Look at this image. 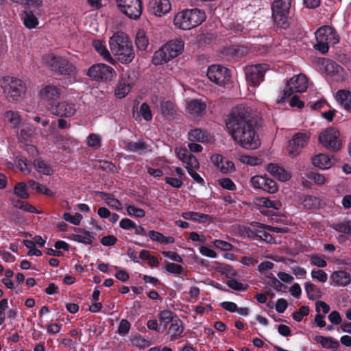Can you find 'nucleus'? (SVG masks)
I'll return each instance as SVG.
<instances>
[{"mask_svg": "<svg viewBox=\"0 0 351 351\" xmlns=\"http://www.w3.org/2000/svg\"><path fill=\"white\" fill-rule=\"evenodd\" d=\"M330 278L337 287H346L351 282L350 274L345 270L333 271L330 275Z\"/></svg>", "mask_w": 351, "mask_h": 351, "instance_id": "obj_21", "label": "nucleus"}, {"mask_svg": "<svg viewBox=\"0 0 351 351\" xmlns=\"http://www.w3.org/2000/svg\"><path fill=\"white\" fill-rule=\"evenodd\" d=\"M130 328V322L126 319H122L118 326L117 333L121 336H125L128 334Z\"/></svg>", "mask_w": 351, "mask_h": 351, "instance_id": "obj_52", "label": "nucleus"}, {"mask_svg": "<svg viewBox=\"0 0 351 351\" xmlns=\"http://www.w3.org/2000/svg\"><path fill=\"white\" fill-rule=\"evenodd\" d=\"M350 221L332 223L331 228L337 232L348 234L350 232Z\"/></svg>", "mask_w": 351, "mask_h": 351, "instance_id": "obj_51", "label": "nucleus"}, {"mask_svg": "<svg viewBox=\"0 0 351 351\" xmlns=\"http://www.w3.org/2000/svg\"><path fill=\"white\" fill-rule=\"evenodd\" d=\"M309 136L306 133L298 132L294 134L289 141L288 152L290 156L294 158L297 156L302 149L308 143Z\"/></svg>", "mask_w": 351, "mask_h": 351, "instance_id": "obj_12", "label": "nucleus"}, {"mask_svg": "<svg viewBox=\"0 0 351 351\" xmlns=\"http://www.w3.org/2000/svg\"><path fill=\"white\" fill-rule=\"evenodd\" d=\"M159 320L166 327L168 324L173 323L175 320L173 319V313L169 310L162 311L159 314Z\"/></svg>", "mask_w": 351, "mask_h": 351, "instance_id": "obj_48", "label": "nucleus"}, {"mask_svg": "<svg viewBox=\"0 0 351 351\" xmlns=\"http://www.w3.org/2000/svg\"><path fill=\"white\" fill-rule=\"evenodd\" d=\"M313 165L322 169H328L331 165L330 158L324 154L315 156L312 160Z\"/></svg>", "mask_w": 351, "mask_h": 351, "instance_id": "obj_33", "label": "nucleus"}, {"mask_svg": "<svg viewBox=\"0 0 351 351\" xmlns=\"http://www.w3.org/2000/svg\"><path fill=\"white\" fill-rule=\"evenodd\" d=\"M206 138L204 132L201 129H193L191 130L188 134V139L191 142H203Z\"/></svg>", "mask_w": 351, "mask_h": 351, "instance_id": "obj_44", "label": "nucleus"}, {"mask_svg": "<svg viewBox=\"0 0 351 351\" xmlns=\"http://www.w3.org/2000/svg\"><path fill=\"white\" fill-rule=\"evenodd\" d=\"M226 124L233 140L241 147L254 150L260 147L258 117L251 107L241 104L233 108Z\"/></svg>", "mask_w": 351, "mask_h": 351, "instance_id": "obj_1", "label": "nucleus"}, {"mask_svg": "<svg viewBox=\"0 0 351 351\" xmlns=\"http://www.w3.org/2000/svg\"><path fill=\"white\" fill-rule=\"evenodd\" d=\"M15 163L19 170L25 174H29L31 172V165L27 160L21 156H16Z\"/></svg>", "mask_w": 351, "mask_h": 351, "instance_id": "obj_45", "label": "nucleus"}, {"mask_svg": "<svg viewBox=\"0 0 351 351\" xmlns=\"http://www.w3.org/2000/svg\"><path fill=\"white\" fill-rule=\"evenodd\" d=\"M110 48L112 54L122 64H129L134 58L132 42L123 32L113 34L109 40Z\"/></svg>", "mask_w": 351, "mask_h": 351, "instance_id": "obj_2", "label": "nucleus"}, {"mask_svg": "<svg viewBox=\"0 0 351 351\" xmlns=\"http://www.w3.org/2000/svg\"><path fill=\"white\" fill-rule=\"evenodd\" d=\"M264 67H244L247 82L253 86H257L263 80L265 76Z\"/></svg>", "mask_w": 351, "mask_h": 351, "instance_id": "obj_16", "label": "nucleus"}, {"mask_svg": "<svg viewBox=\"0 0 351 351\" xmlns=\"http://www.w3.org/2000/svg\"><path fill=\"white\" fill-rule=\"evenodd\" d=\"M304 289L307 297L311 300H315L322 298V292L319 288L311 282H305Z\"/></svg>", "mask_w": 351, "mask_h": 351, "instance_id": "obj_35", "label": "nucleus"}, {"mask_svg": "<svg viewBox=\"0 0 351 351\" xmlns=\"http://www.w3.org/2000/svg\"><path fill=\"white\" fill-rule=\"evenodd\" d=\"M165 269L167 272L177 275L182 274L184 271L183 267L180 265L174 263H167Z\"/></svg>", "mask_w": 351, "mask_h": 351, "instance_id": "obj_57", "label": "nucleus"}, {"mask_svg": "<svg viewBox=\"0 0 351 351\" xmlns=\"http://www.w3.org/2000/svg\"><path fill=\"white\" fill-rule=\"evenodd\" d=\"M219 184L222 188L230 191H234L237 189L233 181L228 178L219 180Z\"/></svg>", "mask_w": 351, "mask_h": 351, "instance_id": "obj_63", "label": "nucleus"}, {"mask_svg": "<svg viewBox=\"0 0 351 351\" xmlns=\"http://www.w3.org/2000/svg\"><path fill=\"white\" fill-rule=\"evenodd\" d=\"M95 233L90 232L88 230L84 231V234H75L73 235V240L78 243L91 245L93 243V235Z\"/></svg>", "mask_w": 351, "mask_h": 351, "instance_id": "obj_42", "label": "nucleus"}, {"mask_svg": "<svg viewBox=\"0 0 351 351\" xmlns=\"http://www.w3.org/2000/svg\"><path fill=\"white\" fill-rule=\"evenodd\" d=\"M326 71V80L328 82H342L346 80L348 73L343 67H324Z\"/></svg>", "mask_w": 351, "mask_h": 351, "instance_id": "obj_20", "label": "nucleus"}, {"mask_svg": "<svg viewBox=\"0 0 351 351\" xmlns=\"http://www.w3.org/2000/svg\"><path fill=\"white\" fill-rule=\"evenodd\" d=\"M169 0H150L149 8L152 13L157 16H162L171 10Z\"/></svg>", "mask_w": 351, "mask_h": 351, "instance_id": "obj_19", "label": "nucleus"}, {"mask_svg": "<svg viewBox=\"0 0 351 351\" xmlns=\"http://www.w3.org/2000/svg\"><path fill=\"white\" fill-rule=\"evenodd\" d=\"M122 75L121 80L119 81L118 86L115 90V95L119 98L125 97L131 90L132 86L134 84L136 80V76L134 73L125 74Z\"/></svg>", "mask_w": 351, "mask_h": 351, "instance_id": "obj_15", "label": "nucleus"}, {"mask_svg": "<svg viewBox=\"0 0 351 351\" xmlns=\"http://www.w3.org/2000/svg\"><path fill=\"white\" fill-rule=\"evenodd\" d=\"M182 324V321L178 318L171 323L168 330V333L171 335V340L175 341L182 337L184 330Z\"/></svg>", "mask_w": 351, "mask_h": 351, "instance_id": "obj_27", "label": "nucleus"}, {"mask_svg": "<svg viewBox=\"0 0 351 351\" xmlns=\"http://www.w3.org/2000/svg\"><path fill=\"white\" fill-rule=\"evenodd\" d=\"M101 137L97 134H90L87 137V144L89 147L97 149L101 147Z\"/></svg>", "mask_w": 351, "mask_h": 351, "instance_id": "obj_53", "label": "nucleus"}, {"mask_svg": "<svg viewBox=\"0 0 351 351\" xmlns=\"http://www.w3.org/2000/svg\"><path fill=\"white\" fill-rule=\"evenodd\" d=\"M5 120L10 123L14 128H17L21 123V117L19 112L7 110L4 112Z\"/></svg>", "mask_w": 351, "mask_h": 351, "instance_id": "obj_39", "label": "nucleus"}, {"mask_svg": "<svg viewBox=\"0 0 351 351\" xmlns=\"http://www.w3.org/2000/svg\"><path fill=\"white\" fill-rule=\"evenodd\" d=\"M248 52V48L243 45H232L223 50L224 55L234 58H241L247 55Z\"/></svg>", "mask_w": 351, "mask_h": 351, "instance_id": "obj_23", "label": "nucleus"}, {"mask_svg": "<svg viewBox=\"0 0 351 351\" xmlns=\"http://www.w3.org/2000/svg\"><path fill=\"white\" fill-rule=\"evenodd\" d=\"M265 176H255L252 177L250 182L252 186L255 189H263V185H265Z\"/></svg>", "mask_w": 351, "mask_h": 351, "instance_id": "obj_60", "label": "nucleus"}, {"mask_svg": "<svg viewBox=\"0 0 351 351\" xmlns=\"http://www.w3.org/2000/svg\"><path fill=\"white\" fill-rule=\"evenodd\" d=\"M265 185H263V190L269 193H274L278 191V186L276 182L267 177L265 178Z\"/></svg>", "mask_w": 351, "mask_h": 351, "instance_id": "obj_56", "label": "nucleus"}, {"mask_svg": "<svg viewBox=\"0 0 351 351\" xmlns=\"http://www.w3.org/2000/svg\"><path fill=\"white\" fill-rule=\"evenodd\" d=\"M187 156L186 159L183 160V162L186 164V169L192 168V169H197L199 167V162L196 157H195L191 152Z\"/></svg>", "mask_w": 351, "mask_h": 351, "instance_id": "obj_58", "label": "nucleus"}, {"mask_svg": "<svg viewBox=\"0 0 351 351\" xmlns=\"http://www.w3.org/2000/svg\"><path fill=\"white\" fill-rule=\"evenodd\" d=\"M208 79L219 86L228 84L231 79V72L228 67H207Z\"/></svg>", "mask_w": 351, "mask_h": 351, "instance_id": "obj_11", "label": "nucleus"}, {"mask_svg": "<svg viewBox=\"0 0 351 351\" xmlns=\"http://www.w3.org/2000/svg\"><path fill=\"white\" fill-rule=\"evenodd\" d=\"M308 87L304 75H298L291 78L287 83L281 96L277 99V104H282L294 93H304Z\"/></svg>", "mask_w": 351, "mask_h": 351, "instance_id": "obj_8", "label": "nucleus"}, {"mask_svg": "<svg viewBox=\"0 0 351 351\" xmlns=\"http://www.w3.org/2000/svg\"><path fill=\"white\" fill-rule=\"evenodd\" d=\"M126 210L129 215L136 218H143L145 216V211L143 209L136 208L133 205H129Z\"/></svg>", "mask_w": 351, "mask_h": 351, "instance_id": "obj_55", "label": "nucleus"}, {"mask_svg": "<svg viewBox=\"0 0 351 351\" xmlns=\"http://www.w3.org/2000/svg\"><path fill=\"white\" fill-rule=\"evenodd\" d=\"M161 112L167 118L173 117L176 112L175 104L170 101H165L161 104Z\"/></svg>", "mask_w": 351, "mask_h": 351, "instance_id": "obj_40", "label": "nucleus"}, {"mask_svg": "<svg viewBox=\"0 0 351 351\" xmlns=\"http://www.w3.org/2000/svg\"><path fill=\"white\" fill-rule=\"evenodd\" d=\"M13 193L17 197L22 199H26L30 197L29 193L27 192V184L23 182H19L15 184Z\"/></svg>", "mask_w": 351, "mask_h": 351, "instance_id": "obj_38", "label": "nucleus"}, {"mask_svg": "<svg viewBox=\"0 0 351 351\" xmlns=\"http://www.w3.org/2000/svg\"><path fill=\"white\" fill-rule=\"evenodd\" d=\"M63 219L66 221H68L73 225L78 226L80 224L83 217L79 213H75V215H72L69 213H64L63 215Z\"/></svg>", "mask_w": 351, "mask_h": 351, "instance_id": "obj_50", "label": "nucleus"}, {"mask_svg": "<svg viewBox=\"0 0 351 351\" xmlns=\"http://www.w3.org/2000/svg\"><path fill=\"white\" fill-rule=\"evenodd\" d=\"M336 99L343 109L351 112V92L348 90H339L336 93Z\"/></svg>", "mask_w": 351, "mask_h": 351, "instance_id": "obj_22", "label": "nucleus"}, {"mask_svg": "<svg viewBox=\"0 0 351 351\" xmlns=\"http://www.w3.org/2000/svg\"><path fill=\"white\" fill-rule=\"evenodd\" d=\"M120 11L132 19H138L142 14L141 0H115Z\"/></svg>", "mask_w": 351, "mask_h": 351, "instance_id": "obj_10", "label": "nucleus"}, {"mask_svg": "<svg viewBox=\"0 0 351 351\" xmlns=\"http://www.w3.org/2000/svg\"><path fill=\"white\" fill-rule=\"evenodd\" d=\"M97 194L101 197L106 199V204L110 207L114 208L116 209H120L121 206V202L114 197L112 193H108L106 192L99 191Z\"/></svg>", "mask_w": 351, "mask_h": 351, "instance_id": "obj_36", "label": "nucleus"}, {"mask_svg": "<svg viewBox=\"0 0 351 351\" xmlns=\"http://www.w3.org/2000/svg\"><path fill=\"white\" fill-rule=\"evenodd\" d=\"M126 145L125 149L129 152H136L141 154L143 151L146 150L148 148L147 144L144 141H129L125 143Z\"/></svg>", "mask_w": 351, "mask_h": 351, "instance_id": "obj_37", "label": "nucleus"}, {"mask_svg": "<svg viewBox=\"0 0 351 351\" xmlns=\"http://www.w3.org/2000/svg\"><path fill=\"white\" fill-rule=\"evenodd\" d=\"M213 244L216 248L223 251H230L232 250L233 247L230 243L220 239L215 240Z\"/></svg>", "mask_w": 351, "mask_h": 351, "instance_id": "obj_62", "label": "nucleus"}, {"mask_svg": "<svg viewBox=\"0 0 351 351\" xmlns=\"http://www.w3.org/2000/svg\"><path fill=\"white\" fill-rule=\"evenodd\" d=\"M291 0H274L272 6V18L277 27L287 29L290 23L288 19Z\"/></svg>", "mask_w": 351, "mask_h": 351, "instance_id": "obj_6", "label": "nucleus"}, {"mask_svg": "<svg viewBox=\"0 0 351 351\" xmlns=\"http://www.w3.org/2000/svg\"><path fill=\"white\" fill-rule=\"evenodd\" d=\"M88 76L97 82H108L116 76V71L112 67H89Z\"/></svg>", "mask_w": 351, "mask_h": 351, "instance_id": "obj_13", "label": "nucleus"}, {"mask_svg": "<svg viewBox=\"0 0 351 351\" xmlns=\"http://www.w3.org/2000/svg\"><path fill=\"white\" fill-rule=\"evenodd\" d=\"M316 43L315 50L325 54L328 51L329 45H335L339 42V36L335 28L329 25H324L317 29L315 33Z\"/></svg>", "mask_w": 351, "mask_h": 351, "instance_id": "obj_5", "label": "nucleus"}, {"mask_svg": "<svg viewBox=\"0 0 351 351\" xmlns=\"http://www.w3.org/2000/svg\"><path fill=\"white\" fill-rule=\"evenodd\" d=\"M252 226L257 228V239L261 241H264L268 243H275V239L274 237L265 230L267 228V226L258 222L252 223Z\"/></svg>", "mask_w": 351, "mask_h": 351, "instance_id": "obj_24", "label": "nucleus"}, {"mask_svg": "<svg viewBox=\"0 0 351 351\" xmlns=\"http://www.w3.org/2000/svg\"><path fill=\"white\" fill-rule=\"evenodd\" d=\"M182 217L186 220H192L199 223H204L210 219V216L207 214L193 211L184 212L182 213Z\"/></svg>", "mask_w": 351, "mask_h": 351, "instance_id": "obj_29", "label": "nucleus"}, {"mask_svg": "<svg viewBox=\"0 0 351 351\" xmlns=\"http://www.w3.org/2000/svg\"><path fill=\"white\" fill-rule=\"evenodd\" d=\"M310 310L308 306H302L298 311H295L292 314L293 319L296 322H301L304 316L309 314Z\"/></svg>", "mask_w": 351, "mask_h": 351, "instance_id": "obj_49", "label": "nucleus"}, {"mask_svg": "<svg viewBox=\"0 0 351 351\" xmlns=\"http://www.w3.org/2000/svg\"><path fill=\"white\" fill-rule=\"evenodd\" d=\"M34 168L40 173L46 176L53 173V168L42 158H36L33 161Z\"/></svg>", "mask_w": 351, "mask_h": 351, "instance_id": "obj_30", "label": "nucleus"}, {"mask_svg": "<svg viewBox=\"0 0 351 351\" xmlns=\"http://www.w3.org/2000/svg\"><path fill=\"white\" fill-rule=\"evenodd\" d=\"M48 109L51 114L60 117H71L76 112L75 104L66 101L49 104Z\"/></svg>", "mask_w": 351, "mask_h": 351, "instance_id": "obj_14", "label": "nucleus"}, {"mask_svg": "<svg viewBox=\"0 0 351 351\" xmlns=\"http://www.w3.org/2000/svg\"><path fill=\"white\" fill-rule=\"evenodd\" d=\"M256 204L261 207L273 208L274 210H279L282 206V204L279 200H273L265 197L257 198Z\"/></svg>", "mask_w": 351, "mask_h": 351, "instance_id": "obj_31", "label": "nucleus"}, {"mask_svg": "<svg viewBox=\"0 0 351 351\" xmlns=\"http://www.w3.org/2000/svg\"><path fill=\"white\" fill-rule=\"evenodd\" d=\"M140 114L146 121H151L152 119V113L147 103H143L141 105Z\"/></svg>", "mask_w": 351, "mask_h": 351, "instance_id": "obj_59", "label": "nucleus"}, {"mask_svg": "<svg viewBox=\"0 0 351 351\" xmlns=\"http://www.w3.org/2000/svg\"><path fill=\"white\" fill-rule=\"evenodd\" d=\"M319 204V199L315 196L306 195L303 200V205L307 209L317 208Z\"/></svg>", "mask_w": 351, "mask_h": 351, "instance_id": "obj_47", "label": "nucleus"}, {"mask_svg": "<svg viewBox=\"0 0 351 351\" xmlns=\"http://www.w3.org/2000/svg\"><path fill=\"white\" fill-rule=\"evenodd\" d=\"M311 276L313 278L317 279L321 282H325L328 279L327 274L322 269L312 270Z\"/></svg>", "mask_w": 351, "mask_h": 351, "instance_id": "obj_64", "label": "nucleus"}, {"mask_svg": "<svg viewBox=\"0 0 351 351\" xmlns=\"http://www.w3.org/2000/svg\"><path fill=\"white\" fill-rule=\"evenodd\" d=\"M206 19L204 12L197 9L185 10L174 17V25L182 29H191L199 25Z\"/></svg>", "mask_w": 351, "mask_h": 351, "instance_id": "obj_4", "label": "nucleus"}, {"mask_svg": "<svg viewBox=\"0 0 351 351\" xmlns=\"http://www.w3.org/2000/svg\"><path fill=\"white\" fill-rule=\"evenodd\" d=\"M310 261L312 265H315L319 267H325L327 265V262L324 257L319 256L317 254H312L311 256Z\"/></svg>", "mask_w": 351, "mask_h": 351, "instance_id": "obj_54", "label": "nucleus"}, {"mask_svg": "<svg viewBox=\"0 0 351 351\" xmlns=\"http://www.w3.org/2000/svg\"><path fill=\"white\" fill-rule=\"evenodd\" d=\"M95 49L109 63L114 64L115 60L111 57L105 45L100 40H95L93 43Z\"/></svg>", "mask_w": 351, "mask_h": 351, "instance_id": "obj_32", "label": "nucleus"}, {"mask_svg": "<svg viewBox=\"0 0 351 351\" xmlns=\"http://www.w3.org/2000/svg\"><path fill=\"white\" fill-rule=\"evenodd\" d=\"M23 19L24 25L29 29L35 28L38 24L37 17L32 13V12L25 11Z\"/></svg>", "mask_w": 351, "mask_h": 351, "instance_id": "obj_41", "label": "nucleus"}, {"mask_svg": "<svg viewBox=\"0 0 351 351\" xmlns=\"http://www.w3.org/2000/svg\"><path fill=\"white\" fill-rule=\"evenodd\" d=\"M136 47L140 50H145L148 46V39L145 36L144 31H138L136 36Z\"/></svg>", "mask_w": 351, "mask_h": 351, "instance_id": "obj_43", "label": "nucleus"}, {"mask_svg": "<svg viewBox=\"0 0 351 351\" xmlns=\"http://www.w3.org/2000/svg\"><path fill=\"white\" fill-rule=\"evenodd\" d=\"M206 107V104L202 99H193L187 102L186 110L193 117L199 118L205 114Z\"/></svg>", "mask_w": 351, "mask_h": 351, "instance_id": "obj_17", "label": "nucleus"}, {"mask_svg": "<svg viewBox=\"0 0 351 351\" xmlns=\"http://www.w3.org/2000/svg\"><path fill=\"white\" fill-rule=\"evenodd\" d=\"M43 61L45 64L49 66H66L68 64L67 60L53 53H49L45 56Z\"/></svg>", "mask_w": 351, "mask_h": 351, "instance_id": "obj_34", "label": "nucleus"}, {"mask_svg": "<svg viewBox=\"0 0 351 351\" xmlns=\"http://www.w3.org/2000/svg\"><path fill=\"white\" fill-rule=\"evenodd\" d=\"M147 236L152 241L160 244H172L175 242V239L173 237H166L160 232L156 230H149Z\"/></svg>", "mask_w": 351, "mask_h": 351, "instance_id": "obj_26", "label": "nucleus"}, {"mask_svg": "<svg viewBox=\"0 0 351 351\" xmlns=\"http://www.w3.org/2000/svg\"><path fill=\"white\" fill-rule=\"evenodd\" d=\"M60 95L61 89L51 84L45 85L39 91L40 99L48 102V107L49 104L53 103L55 100L60 97Z\"/></svg>", "mask_w": 351, "mask_h": 351, "instance_id": "obj_18", "label": "nucleus"}, {"mask_svg": "<svg viewBox=\"0 0 351 351\" xmlns=\"http://www.w3.org/2000/svg\"><path fill=\"white\" fill-rule=\"evenodd\" d=\"M314 340L324 348L337 349L339 347V341L330 337L317 335Z\"/></svg>", "mask_w": 351, "mask_h": 351, "instance_id": "obj_28", "label": "nucleus"}, {"mask_svg": "<svg viewBox=\"0 0 351 351\" xmlns=\"http://www.w3.org/2000/svg\"><path fill=\"white\" fill-rule=\"evenodd\" d=\"M226 285L230 288L239 291H245L249 288V285L247 284H243L234 278L228 280L226 282Z\"/></svg>", "mask_w": 351, "mask_h": 351, "instance_id": "obj_46", "label": "nucleus"}, {"mask_svg": "<svg viewBox=\"0 0 351 351\" xmlns=\"http://www.w3.org/2000/svg\"><path fill=\"white\" fill-rule=\"evenodd\" d=\"M234 168V164L233 162L225 158L224 162L219 166L218 169H220L223 173H228L233 171Z\"/></svg>", "mask_w": 351, "mask_h": 351, "instance_id": "obj_61", "label": "nucleus"}, {"mask_svg": "<svg viewBox=\"0 0 351 351\" xmlns=\"http://www.w3.org/2000/svg\"><path fill=\"white\" fill-rule=\"evenodd\" d=\"M267 171L282 182L287 181L290 178V176L285 170L276 164L270 163L267 165Z\"/></svg>", "mask_w": 351, "mask_h": 351, "instance_id": "obj_25", "label": "nucleus"}, {"mask_svg": "<svg viewBox=\"0 0 351 351\" xmlns=\"http://www.w3.org/2000/svg\"><path fill=\"white\" fill-rule=\"evenodd\" d=\"M184 43L180 38L169 40L156 51L152 57L155 65L165 64L181 54L184 50Z\"/></svg>", "mask_w": 351, "mask_h": 351, "instance_id": "obj_3", "label": "nucleus"}, {"mask_svg": "<svg viewBox=\"0 0 351 351\" xmlns=\"http://www.w3.org/2000/svg\"><path fill=\"white\" fill-rule=\"evenodd\" d=\"M319 143L328 150L338 152L341 147L339 132L334 128H328L323 130L319 136Z\"/></svg>", "mask_w": 351, "mask_h": 351, "instance_id": "obj_9", "label": "nucleus"}, {"mask_svg": "<svg viewBox=\"0 0 351 351\" xmlns=\"http://www.w3.org/2000/svg\"><path fill=\"white\" fill-rule=\"evenodd\" d=\"M1 86L10 101H17L26 91L25 83L20 79L5 76L2 78Z\"/></svg>", "mask_w": 351, "mask_h": 351, "instance_id": "obj_7", "label": "nucleus"}]
</instances>
